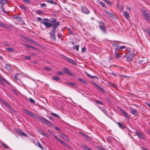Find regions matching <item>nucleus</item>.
<instances>
[{"instance_id": "1", "label": "nucleus", "mask_w": 150, "mask_h": 150, "mask_svg": "<svg viewBox=\"0 0 150 150\" xmlns=\"http://www.w3.org/2000/svg\"><path fill=\"white\" fill-rule=\"evenodd\" d=\"M50 20L47 18H43L42 23L45 26V28L48 29L52 27V29L51 30L50 33V35L51 38L55 40V33L56 28L59 26L60 23L59 22H57V20L55 18H51L50 22Z\"/></svg>"}, {"instance_id": "2", "label": "nucleus", "mask_w": 150, "mask_h": 150, "mask_svg": "<svg viewBox=\"0 0 150 150\" xmlns=\"http://www.w3.org/2000/svg\"><path fill=\"white\" fill-rule=\"evenodd\" d=\"M23 110L26 113L29 115L33 117L34 119H36L42 122H44L47 126L53 127V125L52 123L47 120L45 118L39 115L38 116L36 115H35L32 112L27 110L25 108H23Z\"/></svg>"}, {"instance_id": "3", "label": "nucleus", "mask_w": 150, "mask_h": 150, "mask_svg": "<svg viewBox=\"0 0 150 150\" xmlns=\"http://www.w3.org/2000/svg\"><path fill=\"white\" fill-rule=\"evenodd\" d=\"M136 135L138 136V137L140 139H145L144 135L142 133L136 131Z\"/></svg>"}, {"instance_id": "4", "label": "nucleus", "mask_w": 150, "mask_h": 150, "mask_svg": "<svg viewBox=\"0 0 150 150\" xmlns=\"http://www.w3.org/2000/svg\"><path fill=\"white\" fill-rule=\"evenodd\" d=\"M149 15L146 11H144L143 13V16L148 21L150 22V18H149Z\"/></svg>"}, {"instance_id": "5", "label": "nucleus", "mask_w": 150, "mask_h": 150, "mask_svg": "<svg viewBox=\"0 0 150 150\" xmlns=\"http://www.w3.org/2000/svg\"><path fill=\"white\" fill-rule=\"evenodd\" d=\"M120 110L122 113L124 115L126 118L129 119H130V117L129 116L124 110L123 109H121Z\"/></svg>"}, {"instance_id": "6", "label": "nucleus", "mask_w": 150, "mask_h": 150, "mask_svg": "<svg viewBox=\"0 0 150 150\" xmlns=\"http://www.w3.org/2000/svg\"><path fill=\"white\" fill-rule=\"evenodd\" d=\"M135 55L134 53H132L130 54L127 57V61L130 62L133 59Z\"/></svg>"}, {"instance_id": "7", "label": "nucleus", "mask_w": 150, "mask_h": 150, "mask_svg": "<svg viewBox=\"0 0 150 150\" xmlns=\"http://www.w3.org/2000/svg\"><path fill=\"white\" fill-rule=\"evenodd\" d=\"M81 11L84 13L88 14L90 12L89 10L86 7L84 6L81 7Z\"/></svg>"}, {"instance_id": "8", "label": "nucleus", "mask_w": 150, "mask_h": 150, "mask_svg": "<svg viewBox=\"0 0 150 150\" xmlns=\"http://www.w3.org/2000/svg\"><path fill=\"white\" fill-rule=\"evenodd\" d=\"M130 112L133 115L137 116L139 115V114L137 112V110L133 108H131Z\"/></svg>"}, {"instance_id": "9", "label": "nucleus", "mask_w": 150, "mask_h": 150, "mask_svg": "<svg viewBox=\"0 0 150 150\" xmlns=\"http://www.w3.org/2000/svg\"><path fill=\"white\" fill-rule=\"evenodd\" d=\"M105 11V13H106L107 15L110 18H111L113 19L115 18V16L114 15L112 14V13L109 12L108 11Z\"/></svg>"}, {"instance_id": "10", "label": "nucleus", "mask_w": 150, "mask_h": 150, "mask_svg": "<svg viewBox=\"0 0 150 150\" xmlns=\"http://www.w3.org/2000/svg\"><path fill=\"white\" fill-rule=\"evenodd\" d=\"M54 138L57 141H58L59 142H60L62 144H63L64 145H66L67 144L66 143H65V142L62 141V140L59 139L58 137H57V136L54 135Z\"/></svg>"}, {"instance_id": "11", "label": "nucleus", "mask_w": 150, "mask_h": 150, "mask_svg": "<svg viewBox=\"0 0 150 150\" xmlns=\"http://www.w3.org/2000/svg\"><path fill=\"white\" fill-rule=\"evenodd\" d=\"M116 123L118 125L120 128L122 129L125 128V126L124 124L118 122H117Z\"/></svg>"}, {"instance_id": "12", "label": "nucleus", "mask_w": 150, "mask_h": 150, "mask_svg": "<svg viewBox=\"0 0 150 150\" xmlns=\"http://www.w3.org/2000/svg\"><path fill=\"white\" fill-rule=\"evenodd\" d=\"M115 56L117 58H119L120 57V54L118 51V47H116L115 50Z\"/></svg>"}, {"instance_id": "13", "label": "nucleus", "mask_w": 150, "mask_h": 150, "mask_svg": "<svg viewBox=\"0 0 150 150\" xmlns=\"http://www.w3.org/2000/svg\"><path fill=\"white\" fill-rule=\"evenodd\" d=\"M123 12L124 16L126 18L128 19L129 18V14L128 12L127 11H123Z\"/></svg>"}, {"instance_id": "14", "label": "nucleus", "mask_w": 150, "mask_h": 150, "mask_svg": "<svg viewBox=\"0 0 150 150\" xmlns=\"http://www.w3.org/2000/svg\"><path fill=\"white\" fill-rule=\"evenodd\" d=\"M112 44V46L114 47H125L124 46H119V43L117 42H113Z\"/></svg>"}, {"instance_id": "15", "label": "nucleus", "mask_w": 150, "mask_h": 150, "mask_svg": "<svg viewBox=\"0 0 150 150\" xmlns=\"http://www.w3.org/2000/svg\"><path fill=\"white\" fill-rule=\"evenodd\" d=\"M13 18L14 19L18 22H20L22 20V18L21 17L14 16H13Z\"/></svg>"}, {"instance_id": "16", "label": "nucleus", "mask_w": 150, "mask_h": 150, "mask_svg": "<svg viewBox=\"0 0 150 150\" xmlns=\"http://www.w3.org/2000/svg\"><path fill=\"white\" fill-rule=\"evenodd\" d=\"M7 0H0V3L2 4V5L3 6L6 4H7Z\"/></svg>"}, {"instance_id": "17", "label": "nucleus", "mask_w": 150, "mask_h": 150, "mask_svg": "<svg viewBox=\"0 0 150 150\" xmlns=\"http://www.w3.org/2000/svg\"><path fill=\"white\" fill-rule=\"evenodd\" d=\"M40 133L43 135V136H45L46 137H49V135L48 134L45 132H43L42 130H40Z\"/></svg>"}, {"instance_id": "18", "label": "nucleus", "mask_w": 150, "mask_h": 150, "mask_svg": "<svg viewBox=\"0 0 150 150\" xmlns=\"http://www.w3.org/2000/svg\"><path fill=\"white\" fill-rule=\"evenodd\" d=\"M98 23L99 24V27L103 31V23L100 21H99Z\"/></svg>"}, {"instance_id": "19", "label": "nucleus", "mask_w": 150, "mask_h": 150, "mask_svg": "<svg viewBox=\"0 0 150 150\" xmlns=\"http://www.w3.org/2000/svg\"><path fill=\"white\" fill-rule=\"evenodd\" d=\"M66 84L73 86H75L76 85V83L74 82H67L66 83Z\"/></svg>"}, {"instance_id": "20", "label": "nucleus", "mask_w": 150, "mask_h": 150, "mask_svg": "<svg viewBox=\"0 0 150 150\" xmlns=\"http://www.w3.org/2000/svg\"><path fill=\"white\" fill-rule=\"evenodd\" d=\"M104 1L107 4L111 6L112 5V4L111 2L107 0H104Z\"/></svg>"}, {"instance_id": "21", "label": "nucleus", "mask_w": 150, "mask_h": 150, "mask_svg": "<svg viewBox=\"0 0 150 150\" xmlns=\"http://www.w3.org/2000/svg\"><path fill=\"white\" fill-rule=\"evenodd\" d=\"M50 114H51V115H52L54 117H57V118H60V117L59 116V115H58L57 114L55 113H53V112H50Z\"/></svg>"}, {"instance_id": "22", "label": "nucleus", "mask_w": 150, "mask_h": 150, "mask_svg": "<svg viewBox=\"0 0 150 150\" xmlns=\"http://www.w3.org/2000/svg\"><path fill=\"white\" fill-rule=\"evenodd\" d=\"M0 79H1L5 83L9 84V83L1 76H0Z\"/></svg>"}, {"instance_id": "23", "label": "nucleus", "mask_w": 150, "mask_h": 150, "mask_svg": "<svg viewBox=\"0 0 150 150\" xmlns=\"http://www.w3.org/2000/svg\"><path fill=\"white\" fill-rule=\"evenodd\" d=\"M68 61L73 64H75L76 63L75 62L74 60L69 58Z\"/></svg>"}, {"instance_id": "24", "label": "nucleus", "mask_w": 150, "mask_h": 150, "mask_svg": "<svg viewBox=\"0 0 150 150\" xmlns=\"http://www.w3.org/2000/svg\"><path fill=\"white\" fill-rule=\"evenodd\" d=\"M94 84L97 87V88L99 90H100L101 91H103V90L101 87H100L96 83H95Z\"/></svg>"}, {"instance_id": "25", "label": "nucleus", "mask_w": 150, "mask_h": 150, "mask_svg": "<svg viewBox=\"0 0 150 150\" xmlns=\"http://www.w3.org/2000/svg\"><path fill=\"white\" fill-rule=\"evenodd\" d=\"M2 103L4 105L6 106L7 107H8V106L10 105L7 102L5 101H4L3 100H2L1 101Z\"/></svg>"}, {"instance_id": "26", "label": "nucleus", "mask_w": 150, "mask_h": 150, "mask_svg": "<svg viewBox=\"0 0 150 150\" xmlns=\"http://www.w3.org/2000/svg\"><path fill=\"white\" fill-rule=\"evenodd\" d=\"M12 91L16 94H18V92L16 89L13 87H12L11 88Z\"/></svg>"}, {"instance_id": "27", "label": "nucleus", "mask_w": 150, "mask_h": 150, "mask_svg": "<svg viewBox=\"0 0 150 150\" xmlns=\"http://www.w3.org/2000/svg\"><path fill=\"white\" fill-rule=\"evenodd\" d=\"M19 133L20 135L22 136H24V137H26L27 136L25 134L24 132L21 131H20L19 132Z\"/></svg>"}, {"instance_id": "28", "label": "nucleus", "mask_w": 150, "mask_h": 150, "mask_svg": "<svg viewBox=\"0 0 150 150\" xmlns=\"http://www.w3.org/2000/svg\"><path fill=\"white\" fill-rule=\"evenodd\" d=\"M78 80L79 81L83 83H86V82L84 80L81 78H78Z\"/></svg>"}, {"instance_id": "29", "label": "nucleus", "mask_w": 150, "mask_h": 150, "mask_svg": "<svg viewBox=\"0 0 150 150\" xmlns=\"http://www.w3.org/2000/svg\"><path fill=\"white\" fill-rule=\"evenodd\" d=\"M21 40L23 41H26L27 40V38L24 36H22V38L21 39Z\"/></svg>"}, {"instance_id": "30", "label": "nucleus", "mask_w": 150, "mask_h": 150, "mask_svg": "<svg viewBox=\"0 0 150 150\" xmlns=\"http://www.w3.org/2000/svg\"><path fill=\"white\" fill-rule=\"evenodd\" d=\"M62 138H63L64 139L67 140L68 139V138L64 134H62Z\"/></svg>"}, {"instance_id": "31", "label": "nucleus", "mask_w": 150, "mask_h": 150, "mask_svg": "<svg viewBox=\"0 0 150 150\" xmlns=\"http://www.w3.org/2000/svg\"><path fill=\"white\" fill-rule=\"evenodd\" d=\"M52 79L56 81H58L60 79V78L57 76H54L52 78Z\"/></svg>"}, {"instance_id": "32", "label": "nucleus", "mask_w": 150, "mask_h": 150, "mask_svg": "<svg viewBox=\"0 0 150 150\" xmlns=\"http://www.w3.org/2000/svg\"><path fill=\"white\" fill-rule=\"evenodd\" d=\"M0 26L6 28L7 26L5 25L4 23H3L1 22H0Z\"/></svg>"}, {"instance_id": "33", "label": "nucleus", "mask_w": 150, "mask_h": 150, "mask_svg": "<svg viewBox=\"0 0 150 150\" xmlns=\"http://www.w3.org/2000/svg\"><path fill=\"white\" fill-rule=\"evenodd\" d=\"M29 101L30 103H34L35 102L34 100L30 98H29Z\"/></svg>"}, {"instance_id": "34", "label": "nucleus", "mask_w": 150, "mask_h": 150, "mask_svg": "<svg viewBox=\"0 0 150 150\" xmlns=\"http://www.w3.org/2000/svg\"><path fill=\"white\" fill-rule=\"evenodd\" d=\"M6 50L10 52H12L13 50V49L11 47H6Z\"/></svg>"}, {"instance_id": "35", "label": "nucleus", "mask_w": 150, "mask_h": 150, "mask_svg": "<svg viewBox=\"0 0 150 150\" xmlns=\"http://www.w3.org/2000/svg\"><path fill=\"white\" fill-rule=\"evenodd\" d=\"M4 6L3 5H2V6H0V7L1 8V11H2L3 12V13H6V11H5V10L4 9Z\"/></svg>"}, {"instance_id": "36", "label": "nucleus", "mask_w": 150, "mask_h": 150, "mask_svg": "<svg viewBox=\"0 0 150 150\" xmlns=\"http://www.w3.org/2000/svg\"><path fill=\"white\" fill-rule=\"evenodd\" d=\"M1 144L6 149H8V146H7L6 145L4 144L2 142L1 143Z\"/></svg>"}, {"instance_id": "37", "label": "nucleus", "mask_w": 150, "mask_h": 150, "mask_svg": "<svg viewBox=\"0 0 150 150\" xmlns=\"http://www.w3.org/2000/svg\"><path fill=\"white\" fill-rule=\"evenodd\" d=\"M61 57H62L63 59H65L67 61H68V60L69 59V58L66 57V56H64V55H61Z\"/></svg>"}, {"instance_id": "38", "label": "nucleus", "mask_w": 150, "mask_h": 150, "mask_svg": "<svg viewBox=\"0 0 150 150\" xmlns=\"http://www.w3.org/2000/svg\"><path fill=\"white\" fill-rule=\"evenodd\" d=\"M47 2L52 4H54L55 3L52 0H47Z\"/></svg>"}, {"instance_id": "39", "label": "nucleus", "mask_w": 150, "mask_h": 150, "mask_svg": "<svg viewBox=\"0 0 150 150\" xmlns=\"http://www.w3.org/2000/svg\"><path fill=\"white\" fill-rule=\"evenodd\" d=\"M30 56H26L23 57V59H30Z\"/></svg>"}, {"instance_id": "40", "label": "nucleus", "mask_w": 150, "mask_h": 150, "mask_svg": "<svg viewBox=\"0 0 150 150\" xmlns=\"http://www.w3.org/2000/svg\"><path fill=\"white\" fill-rule=\"evenodd\" d=\"M6 67L8 69L10 70L11 69V67L10 66L9 64H6Z\"/></svg>"}, {"instance_id": "41", "label": "nucleus", "mask_w": 150, "mask_h": 150, "mask_svg": "<svg viewBox=\"0 0 150 150\" xmlns=\"http://www.w3.org/2000/svg\"><path fill=\"white\" fill-rule=\"evenodd\" d=\"M40 6H41V7L43 8L45 7L46 6V4L45 3H41L40 4Z\"/></svg>"}, {"instance_id": "42", "label": "nucleus", "mask_w": 150, "mask_h": 150, "mask_svg": "<svg viewBox=\"0 0 150 150\" xmlns=\"http://www.w3.org/2000/svg\"><path fill=\"white\" fill-rule=\"evenodd\" d=\"M139 63L140 64H144L145 63V62L144 60H141L140 61Z\"/></svg>"}, {"instance_id": "43", "label": "nucleus", "mask_w": 150, "mask_h": 150, "mask_svg": "<svg viewBox=\"0 0 150 150\" xmlns=\"http://www.w3.org/2000/svg\"><path fill=\"white\" fill-rule=\"evenodd\" d=\"M44 69L47 70L48 71H49L51 70V68L50 67H45L44 68Z\"/></svg>"}, {"instance_id": "44", "label": "nucleus", "mask_w": 150, "mask_h": 150, "mask_svg": "<svg viewBox=\"0 0 150 150\" xmlns=\"http://www.w3.org/2000/svg\"><path fill=\"white\" fill-rule=\"evenodd\" d=\"M23 1L27 4H29L30 2V1L29 0H23Z\"/></svg>"}, {"instance_id": "45", "label": "nucleus", "mask_w": 150, "mask_h": 150, "mask_svg": "<svg viewBox=\"0 0 150 150\" xmlns=\"http://www.w3.org/2000/svg\"><path fill=\"white\" fill-rule=\"evenodd\" d=\"M57 73L59 75H63L64 74V73H63L60 71H57Z\"/></svg>"}, {"instance_id": "46", "label": "nucleus", "mask_w": 150, "mask_h": 150, "mask_svg": "<svg viewBox=\"0 0 150 150\" xmlns=\"http://www.w3.org/2000/svg\"><path fill=\"white\" fill-rule=\"evenodd\" d=\"M110 85V86L115 87V85L113 83L111 82H110L108 83Z\"/></svg>"}, {"instance_id": "47", "label": "nucleus", "mask_w": 150, "mask_h": 150, "mask_svg": "<svg viewBox=\"0 0 150 150\" xmlns=\"http://www.w3.org/2000/svg\"><path fill=\"white\" fill-rule=\"evenodd\" d=\"M38 146L41 149H42L43 148L42 145L39 143H38Z\"/></svg>"}, {"instance_id": "48", "label": "nucleus", "mask_w": 150, "mask_h": 150, "mask_svg": "<svg viewBox=\"0 0 150 150\" xmlns=\"http://www.w3.org/2000/svg\"><path fill=\"white\" fill-rule=\"evenodd\" d=\"M32 42L34 44H35L36 45H37L38 46H39V44L37 43V42H35L34 41H33Z\"/></svg>"}, {"instance_id": "49", "label": "nucleus", "mask_w": 150, "mask_h": 150, "mask_svg": "<svg viewBox=\"0 0 150 150\" xmlns=\"http://www.w3.org/2000/svg\"><path fill=\"white\" fill-rule=\"evenodd\" d=\"M96 102L97 103H100V104H102L103 105L102 102L100 101L96 100Z\"/></svg>"}, {"instance_id": "50", "label": "nucleus", "mask_w": 150, "mask_h": 150, "mask_svg": "<svg viewBox=\"0 0 150 150\" xmlns=\"http://www.w3.org/2000/svg\"><path fill=\"white\" fill-rule=\"evenodd\" d=\"M85 73L88 77H89L90 78H91V76L88 73L86 72H85Z\"/></svg>"}, {"instance_id": "51", "label": "nucleus", "mask_w": 150, "mask_h": 150, "mask_svg": "<svg viewBox=\"0 0 150 150\" xmlns=\"http://www.w3.org/2000/svg\"><path fill=\"white\" fill-rule=\"evenodd\" d=\"M98 3H99L101 6L103 7V3L102 2L98 1Z\"/></svg>"}, {"instance_id": "52", "label": "nucleus", "mask_w": 150, "mask_h": 150, "mask_svg": "<svg viewBox=\"0 0 150 150\" xmlns=\"http://www.w3.org/2000/svg\"><path fill=\"white\" fill-rule=\"evenodd\" d=\"M128 49H127V50H128V53H130L132 52L131 51V49L130 47H128Z\"/></svg>"}, {"instance_id": "53", "label": "nucleus", "mask_w": 150, "mask_h": 150, "mask_svg": "<svg viewBox=\"0 0 150 150\" xmlns=\"http://www.w3.org/2000/svg\"><path fill=\"white\" fill-rule=\"evenodd\" d=\"M106 139L108 142H111V140L109 138H107Z\"/></svg>"}, {"instance_id": "54", "label": "nucleus", "mask_w": 150, "mask_h": 150, "mask_svg": "<svg viewBox=\"0 0 150 150\" xmlns=\"http://www.w3.org/2000/svg\"><path fill=\"white\" fill-rule=\"evenodd\" d=\"M86 50V47H82V48L81 49L82 52V53H83L84 52L85 50Z\"/></svg>"}, {"instance_id": "55", "label": "nucleus", "mask_w": 150, "mask_h": 150, "mask_svg": "<svg viewBox=\"0 0 150 150\" xmlns=\"http://www.w3.org/2000/svg\"><path fill=\"white\" fill-rule=\"evenodd\" d=\"M69 75L73 77H74L75 76V75L74 74L71 73V72L70 73Z\"/></svg>"}, {"instance_id": "56", "label": "nucleus", "mask_w": 150, "mask_h": 150, "mask_svg": "<svg viewBox=\"0 0 150 150\" xmlns=\"http://www.w3.org/2000/svg\"><path fill=\"white\" fill-rule=\"evenodd\" d=\"M55 129L58 131H60V129H59V128L57 127H55Z\"/></svg>"}, {"instance_id": "57", "label": "nucleus", "mask_w": 150, "mask_h": 150, "mask_svg": "<svg viewBox=\"0 0 150 150\" xmlns=\"http://www.w3.org/2000/svg\"><path fill=\"white\" fill-rule=\"evenodd\" d=\"M3 81L1 79H0V83L2 85H4V83H3V82L2 81Z\"/></svg>"}, {"instance_id": "58", "label": "nucleus", "mask_w": 150, "mask_h": 150, "mask_svg": "<svg viewBox=\"0 0 150 150\" xmlns=\"http://www.w3.org/2000/svg\"><path fill=\"white\" fill-rule=\"evenodd\" d=\"M107 32V30L105 29V28H104V33H106Z\"/></svg>"}, {"instance_id": "59", "label": "nucleus", "mask_w": 150, "mask_h": 150, "mask_svg": "<svg viewBox=\"0 0 150 150\" xmlns=\"http://www.w3.org/2000/svg\"><path fill=\"white\" fill-rule=\"evenodd\" d=\"M7 108H8L10 110H13V108H12V107L10 105H9L8 106V107Z\"/></svg>"}, {"instance_id": "60", "label": "nucleus", "mask_w": 150, "mask_h": 150, "mask_svg": "<svg viewBox=\"0 0 150 150\" xmlns=\"http://www.w3.org/2000/svg\"><path fill=\"white\" fill-rule=\"evenodd\" d=\"M66 73L67 74L69 75L70 72L69 71L68 69Z\"/></svg>"}, {"instance_id": "61", "label": "nucleus", "mask_w": 150, "mask_h": 150, "mask_svg": "<svg viewBox=\"0 0 150 150\" xmlns=\"http://www.w3.org/2000/svg\"><path fill=\"white\" fill-rule=\"evenodd\" d=\"M68 69L66 68H64L63 69V70L65 71V72H66Z\"/></svg>"}, {"instance_id": "62", "label": "nucleus", "mask_w": 150, "mask_h": 150, "mask_svg": "<svg viewBox=\"0 0 150 150\" xmlns=\"http://www.w3.org/2000/svg\"><path fill=\"white\" fill-rule=\"evenodd\" d=\"M146 104L149 108H150V103L148 102Z\"/></svg>"}, {"instance_id": "63", "label": "nucleus", "mask_w": 150, "mask_h": 150, "mask_svg": "<svg viewBox=\"0 0 150 150\" xmlns=\"http://www.w3.org/2000/svg\"><path fill=\"white\" fill-rule=\"evenodd\" d=\"M91 78H96V77L95 76H92L91 77Z\"/></svg>"}, {"instance_id": "64", "label": "nucleus", "mask_w": 150, "mask_h": 150, "mask_svg": "<svg viewBox=\"0 0 150 150\" xmlns=\"http://www.w3.org/2000/svg\"><path fill=\"white\" fill-rule=\"evenodd\" d=\"M74 49H75L77 51H78L79 50V47H74Z\"/></svg>"}]
</instances>
